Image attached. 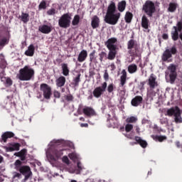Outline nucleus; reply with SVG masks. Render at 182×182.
Returning a JSON list of instances; mask_svg holds the SVG:
<instances>
[{"mask_svg":"<svg viewBox=\"0 0 182 182\" xmlns=\"http://www.w3.org/2000/svg\"><path fill=\"white\" fill-rule=\"evenodd\" d=\"M121 77H120V85L124 86L126 85V82L127 80V72L126 70H122L121 73Z\"/></svg>","mask_w":182,"mask_h":182,"instance_id":"26","label":"nucleus"},{"mask_svg":"<svg viewBox=\"0 0 182 182\" xmlns=\"http://www.w3.org/2000/svg\"><path fill=\"white\" fill-rule=\"evenodd\" d=\"M127 50L130 56L135 58L140 56V43L134 39H131L127 42Z\"/></svg>","mask_w":182,"mask_h":182,"instance_id":"4","label":"nucleus"},{"mask_svg":"<svg viewBox=\"0 0 182 182\" xmlns=\"http://www.w3.org/2000/svg\"><path fill=\"white\" fill-rule=\"evenodd\" d=\"M110 66L112 70H114V69H116V65H114V63H112Z\"/></svg>","mask_w":182,"mask_h":182,"instance_id":"64","label":"nucleus"},{"mask_svg":"<svg viewBox=\"0 0 182 182\" xmlns=\"http://www.w3.org/2000/svg\"><path fill=\"white\" fill-rule=\"evenodd\" d=\"M177 6H178V4L176 3H170L168 8V12H176L177 10Z\"/></svg>","mask_w":182,"mask_h":182,"instance_id":"36","label":"nucleus"},{"mask_svg":"<svg viewBox=\"0 0 182 182\" xmlns=\"http://www.w3.org/2000/svg\"><path fill=\"white\" fill-rule=\"evenodd\" d=\"M178 68V64L171 63L166 69V73L169 77L171 85H174L176 79H177Z\"/></svg>","mask_w":182,"mask_h":182,"instance_id":"5","label":"nucleus"},{"mask_svg":"<svg viewBox=\"0 0 182 182\" xmlns=\"http://www.w3.org/2000/svg\"><path fill=\"white\" fill-rule=\"evenodd\" d=\"M27 150L26 149H21L18 152H16L14 154V156H16V157H22L23 156H26Z\"/></svg>","mask_w":182,"mask_h":182,"instance_id":"40","label":"nucleus"},{"mask_svg":"<svg viewBox=\"0 0 182 182\" xmlns=\"http://www.w3.org/2000/svg\"><path fill=\"white\" fill-rule=\"evenodd\" d=\"M72 20V16L69 14H63L58 19V26L63 29H68L70 27V21Z\"/></svg>","mask_w":182,"mask_h":182,"instance_id":"8","label":"nucleus"},{"mask_svg":"<svg viewBox=\"0 0 182 182\" xmlns=\"http://www.w3.org/2000/svg\"><path fill=\"white\" fill-rule=\"evenodd\" d=\"M106 89H107V82H104L101 87H97L94 89L92 92V95L94 97H96V99H99V97H102V95H103L104 92H106Z\"/></svg>","mask_w":182,"mask_h":182,"instance_id":"12","label":"nucleus"},{"mask_svg":"<svg viewBox=\"0 0 182 182\" xmlns=\"http://www.w3.org/2000/svg\"><path fill=\"white\" fill-rule=\"evenodd\" d=\"M176 146L177 147H178V148L181 147H181H182V145L180 144V141L176 142Z\"/></svg>","mask_w":182,"mask_h":182,"instance_id":"61","label":"nucleus"},{"mask_svg":"<svg viewBox=\"0 0 182 182\" xmlns=\"http://www.w3.org/2000/svg\"><path fill=\"white\" fill-rule=\"evenodd\" d=\"M128 72L131 75H133V73H136L137 72V65L136 64H131L128 66Z\"/></svg>","mask_w":182,"mask_h":182,"instance_id":"32","label":"nucleus"},{"mask_svg":"<svg viewBox=\"0 0 182 182\" xmlns=\"http://www.w3.org/2000/svg\"><path fill=\"white\" fill-rule=\"evenodd\" d=\"M100 25V18L97 16H94L92 18L91 21V26L92 29H96L99 28V26Z\"/></svg>","mask_w":182,"mask_h":182,"instance_id":"21","label":"nucleus"},{"mask_svg":"<svg viewBox=\"0 0 182 182\" xmlns=\"http://www.w3.org/2000/svg\"><path fill=\"white\" fill-rule=\"evenodd\" d=\"M143 102V97L141 96H136L131 101V105H132L134 107H137L141 103Z\"/></svg>","mask_w":182,"mask_h":182,"instance_id":"22","label":"nucleus"},{"mask_svg":"<svg viewBox=\"0 0 182 182\" xmlns=\"http://www.w3.org/2000/svg\"><path fill=\"white\" fill-rule=\"evenodd\" d=\"M55 83L57 87H63V86H65V83H66V77H65L64 76H60L55 80Z\"/></svg>","mask_w":182,"mask_h":182,"instance_id":"25","label":"nucleus"},{"mask_svg":"<svg viewBox=\"0 0 182 182\" xmlns=\"http://www.w3.org/2000/svg\"><path fill=\"white\" fill-rule=\"evenodd\" d=\"M134 140L136 142H131L130 144L134 146V144H139L142 149H146L147 147V141L146 140H143L141 137L136 136L134 137Z\"/></svg>","mask_w":182,"mask_h":182,"instance_id":"14","label":"nucleus"},{"mask_svg":"<svg viewBox=\"0 0 182 182\" xmlns=\"http://www.w3.org/2000/svg\"><path fill=\"white\" fill-rule=\"evenodd\" d=\"M98 56H100V61L103 62V60H107V53L105 51H102L98 54Z\"/></svg>","mask_w":182,"mask_h":182,"instance_id":"41","label":"nucleus"},{"mask_svg":"<svg viewBox=\"0 0 182 182\" xmlns=\"http://www.w3.org/2000/svg\"><path fill=\"white\" fill-rule=\"evenodd\" d=\"M82 113L87 116V117H93L96 116V111L92 107H85L82 109Z\"/></svg>","mask_w":182,"mask_h":182,"instance_id":"13","label":"nucleus"},{"mask_svg":"<svg viewBox=\"0 0 182 182\" xmlns=\"http://www.w3.org/2000/svg\"><path fill=\"white\" fill-rule=\"evenodd\" d=\"M22 177V174L18 172H14L13 173V178H21Z\"/></svg>","mask_w":182,"mask_h":182,"instance_id":"51","label":"nucleus"},{"mask_svg":"<svg viewBox=\"0 0 182 182\" xmlns=\"http://www.w3.org/2000/svg\"><path fill=\"white\" fill-rule=\"evenodd\" d=\"M178 32L179 31H177V30H174L171 32L172 40H173L175 42L176 41H178V38H180V34H178Z\"/></svg>","mask_w":182,"mask_h":182,"instance_id":"35","label":"nucleus"},{"mask_svg":"<svg viewBox=\"0 0 182 182\" xmlns=\"http://www.w3.org/2000/svg\"><path fill=\"white\" fill-rule=\"evenodd\" d=\"M1 80L4 82L6 87H9V86H12L13 81L10 77H1Z\"/></svg>","mask_w":182,"mask_h":182,"instance_id":"30","label":"nucleus"},{"mask_svg":"<svg viewBox=\"0 0 182 182\" xmlns=\"http://www.w3.org/2000/svg\"><path fill=\"white\" fill-rule=\"evenodd\" d=\"M173 29H174V31H177L178 32H182V20L178 21L176 26H174Z\"/></svg>","mask_w":182,"mask_h":182,"instance_id":"39","label":"nucleus"},{"mask_svg":"<svg viewBox=\"0 0 182 182\" xmlns=\"http://www.w3.org/2000/svg\"><path fill=\"white\" fill-rule=\"evenodd\" d=\"M21 148V144L19 143H14L11 144V146H9L6 148V151H18L19 149Z\"/></svg>","mask_w":182,"mask_h":182,"instance_id":"28","label":"nucleus"},{"mask_svg":"<svg viewBox=\"0 0 182 182\" xmlns=\"http://www.w3.org/2000/svg\"><path fill=\"white\" fill-rule=\"evenodd\" d=\"M95 55H96V50H93L92 52L89 54L90 63H92V62H95V60H96V57H95Z\"/></svg>","mask_w":182,"mask_h":182,"instance_id":"43","label":"nucleus"},{"mask_svg":"<svg viewBox=\"0 0 182 182\" xmlns=\"http://www.w3.org/2000/svg\"><path fill=\"white\" fill-rule=\"evenodd\" d=\"M79 22H80V16L79 15H75L72 21V25L73 26H76L79 25Z\"/></svg>","mask_w":182,"mask_h":182,"instance_id":"37","label":"nucleus"},{"mask_svg":"<svg viewBox=\"0 0 182 182\" xmlns=\"http://www.w3.org/2000/svg\"><path fill=\"white\" fill-rule=\"evenodd\" d=\"M21 21L23 22V23H28V22H29V14L26 13H22Z\"/></svg>","mask_w":182,"mask_h":182,"instance_id":"38","label":"nucleus"},{"mask_svg":"<svg viewBox=\"0 0 182 182\" xmlns=\"http://www.w3.org/2000/svg\"><path fill=\"white\" fill-rule=\"evenodd\" d=\"M127 123H136L137 122V118L136 117H128L126 119Z\"/></svg>","mask_w":182,"mask_h":182,"instance_id":"46","label":"nucleus"},{"mask_svg":"<svg viewBox=\"0 0 182 182\" xmlns=\"http://www.w3.org/2000/svg\"><path fill=\"white\" fill-rule=\"evenodd\" d=\"M177 47H176V46H173L170 48H166L161 55L162 62H173L171 58H173V55H177Z\"/></svg>","mask_w":182,"mask_h":182,"instance_id":"7","label":"nucleus"},{"mask_svg":"<svg viewBox=\"0 0 182 182\" xmlns=\"http://www.w3.org/2000/svg\"><path fill=\"white\" fill-rule=\"evenodd\" d=\"M126 136L127 137V139H129L130 140H133V139H134L131 134H127Z\"/></svg>","mask_w":182,"mask_h":182,"instance_id":"63","label":"nucleus"},{"mask_svg":"<svg viewBox=\"0 0 182 182\" xmlns=\"http://www.w3.org/2000/svg\"><path fill=\"white\" fill-rule=\"evenodd\" d=\"M14 168L16 171H19V173L25 176L24 180H28L32 176L31 167L28 166H22V161L19 159L16 160L14 162Z\"/></svg>","mask_w":182,"mask_h":182,"instance_id":"3","label":"nucleus"},{"mask_svg":"<svg viewBox=\"0 0 182 182\" xmlns=\"http://www.w3.org/2000/svg\"><path fill=\"white\" fill-rule=\"evenodd\" d=\"M80 127H89V124L85 123V124H80Z\"/></svg>","mask_w":182,"mask_h":182,"instance_id":"59","label":"nucleus"},{"mask_svg":"<svg viewBox=\"0 0 182 182\" xmlns=\"http://www.w3.org/2000/svg\"><path fill=\"white\" fill-rule=\"evenodd\" d=\"M11 39V35L9 33L6 36H2V33H0V46L4 48L9 43V40Z\"/></svg>","mask_w":182,"mask_h":182,"instance_id":"16","label":"nucleus"},{"mask_svg":"<svg viewBox=\"0 0 182 182\" xmlns=\"http://www.w3.org/2000/svg\"><path fill=\"white\" fill-rule=\"evenodd\" d=\"M65 99L68 103H72L75 100V97L72 94H69L65 96Z\"/></svg>","mask_w":182,"mask_h":182,"instance_id":"44","label":"nucleus"},{"mask_svg":"<svg viewBox=\"0 0 182 182\" xmlns=\"http://www.w3.org/2000/svg\"><path fill=\"white\" fill-rule=\"evenodd\" d=\"M38 31L39 32H41V33L48 35V33H50V32H52V27L46 24H43V26H40L38 27Z\"/></svg>","mask_w":182,"mask_h":182,"instance_id":"17","label":"nucleus"},{"mask_svg":"<svg viewBox=\"0 0 182 182\" xmlns=\"http://www.w3.org/2000/svg\"><path fill=\"white\" fill-rule=\"evenodd\" d=\"M104 79H105V82H107V80H109V73L107 72V70H105Z\"/></svg>","mask_w":182,"mask_h":182,"instance_id":"54","label":"nucleus"},{"mask_svg":"<svg viewBox=\"0 0 182 182\" xmlns=\"http://www.w3.org/2000/svg\"><path fill=\"white\" fill-rule=\"evenodd\" d=\"M24 55L26 56H30L32 57L33 55H35V46L33 44H31L28 47L27 50L25 51Z\"/></svg>","mask_w":182,"mask_h":182,"instance_id":"27","label":"nucleus"},{"mask_svg":"<svg viewBox=\"0 0 182 182\" xmlns=\"http://www.w3.org/2000/svg\"><path fill=\"white\" fill-rule=\"evenodd\" d=\"M12 137H15V134L12 132H6L1 135V141H4V143H6L8 139H12Z\"/></svg>","mask_w":182,"mask_h":182,"instance_id":"20","label":"nucleus"},{"mask_svg":"<svg viewBox=\"0 0 182 182\" xmlns=\"http://www.w3.org/2000/svg\"><path fill=\"white\" fill-rule=\"evenodd\" d=\"M54 143H55V146H62V144H63V140H60V139L55 140L54 141Z\"/></svg>","mask_w":182,"mask_h":182,"instance_id":"52","label":"nucleus"},{"mask_svg":"<svg viewBox=\"0 0 182 182\" xmlns=\"http://www.w3.org/2000/svg\"><path fill=\"white\" fill-rule=\"evenodd\" d=\"M38 9H46V1H41L38 6Z\"/></svg>","mask_w":182,"mask_h":182,"instance_id":"47","label":"nucleus"},{"mask_svg":"<svg viewBox=\"0 0 182 182\" xmlns=\"http://www.w3.org/2000/svg\"><path fill=\"white\" fill-rule=\"evenodd\" d=\"M117 10L116 3L111 1L107 7V13L104 18L106 23L109 25H117V22H119L122 14L119 12L116 13Z\"/></svg>","mask_w":182,"mask_h":182,"instance_id":"1","label":"nucleus"},{"mask_svg":"<svg viewBox=\"0 0 182 182\" xmlns=\"http://www.w3.org/2000/svg\"><path fill=\"white\" fill-rule=\"evenodd\" d=\"M80 76H82L81 74H78L76 77L73 79V85L74 86H79V83H80Z\"/></svg>","mask_w":182,"mask_h":182,"instance_id":"42","label":"nucleus"},{"mask_svg":"<svg viewBox=\"0 0 182 182\" xmlns=\"http://www.w3.org/2000/svg\"><path fill=\"white\" fill-rule=\"evenodd\" d=\"M117 42V38H111L105 42L107 49H117V46L114 45Z\"/></svg>","mask_w":182,"mask_h":182,"instance_id":"15","label":"nucleus"},{"mask_svg":"<svg viewBox=\"0 0 182 182\" xmlns=\"http://www.w3.org/2000/svg\"><path fill=\"white\" fill-rule=\"evenodd\" d=\"M133 19V14L130 11H127L124 17L125 22L127 23H130Z\"/></svg>","mask_w":182,"mask_h":182,"instance_id":"33","label":"nucleus"},{"mask_svg":"<svg viewBox=\"0 0 182 182\" xmlns=\"http://www.w3.org/2000/svg\"><path fill=\"white\" fill-rule=\"evenodd\" d=\"M21 161H25L26 160V156H20Z\"/></svg>","mask_w":182,"mask_h":182,"instance_id":"60","label":"nucleus"},{"mask_svg":"<svg viewBox=\"0 0 182 182\" xmlns=\"http://www.w3.org/2000/svg\"><path fill=\"white\" fill-rule=\"evenodd\" d=\"M77 167L78 168V171L80 173V171H82V170H83V166H82V163L80 162H77Z\"/></svg>","mask_w":182,"mask_h":182,"instance_id":"55","label":"nucleus"},{"mask_svg":"<svg viewBox=\"0 0 182 182\" xmlns=\"http://www.w3.org/2000/svg\"><path fill=\"white\" fill-rule=\"evenodd\" d=\"M162 38L164 39V41H167V39H168V34L167 33H164L162 35Z\"/></svg>","mask_w":182,"mask_h":182,"instance_id":"57","label":"nucleus"},{"mask_svg":"<svg viewBox=\"0 0 182 182\" xmlns=\"http://www.w3.org/2000/svg\"><path fill=\"white\" fill-rule=\"evenodd\" d=\"M61 69L63 76H69V73H70V70H69L68 63L61 64Z\"/></svg>","mask_w":182,"mask_h":182,"instance_id":"29","label":"nucleus"},{"mask_svg":"<svg viewBox=\"0 0 182 182\" xmlns=\"http://www.w3.org/2000/svg\"><path fill=\"white\" fill-rule=\"evenodd\" d=\"M19 142H20L21 144H22L23 146H26V142L25 141V139H19Z\"/></svg>","mask_w":182,"mask_h":182,"instance_id":"58","label":"nucleus"},{"mask_svg":"<svg viewBox=\"0 0 182 182\" xmlns=\"http://www.w3.org/2000/svg\"><path fill=\"white\" fill-rule=\"evenodd\" d=\"M114 84L111 83L107 87V90L108 93H112L113 95V90H114Z\"/></svg>","mask_w":182,"mask_h":182,"instance_id":"45","label":"nucleus"},{"mask_svg":"<svg viewBox=\"0 0 182 182\" xmlns=\"http://www.w3.org/2000/svg\"><path fill=\"white\" fill-rule=\"evenodd\" d=\"M135 130L138 134H140V128L139 127H136Z\"/></svg>","mask_w":182,"mask_h":182,"instance_id":"62","label":"nucleus"},{"mask_svg":"<svg viewBox=\"0 0 182 182\" xmlns=\"http://www.w3.org/2000/svg\"><path fill=\"white\" fill-rule=\"evenodd\" d=\"M55 14H56V9H49L47 11V15H49V16L55 15Z\"/></svg>","mask_w":182,"mask_h":182,"instance_id":"50","label":"nucleus"},{"mask_svg":"<svg viewBox=\"0 0 182 182\" xmlns=\"http://www.w3.org/2000/svg\"><path fill=\"white\" fill-rule=\"evenodd\" d=\"M40 90L43 92L44 99H46V100H49V99H50V96H52V87H50L49 85L46 83L41 84Z\"/></svg>","mask_w":182,"mask_h":182,"instance_id":"10","label":"nucleus"},{"mask_svg":"<svg viewBox=\"0 0 182 182\" xmlns=\"http://www.w3.org/2000/svg\"><path fill=\"white\" fill-rule=\"evenodd\" d=\"M53 96H54V97H55L56 99H60V92H59V91L55 90V91L53 92Z\"/></svg>","mask_w":182,"mask_h":182,"instance_id":"53","label":"nucleus"},{"mask_svg":"<svg viewBox=\"0 0 182 182\" xmlns=\"http://www.w3.org/2000/svg\"><path fill=\"white\" fill-rule=\"evenodd\" d=\"M174 120L176 123H181L182 118H181V111L179 109L176 112V114L174 115Z\"/></svg>","mask_w":182,"mask_h":182,"instance_id":"34","label":"nucleus"},{"mask_svg":"<svg viewBox=\"0 0 182 182\" xmlns=\"http://www.w3.org/2000/svg\"><path fill=\"white\" fill-rule=\"evenodd\" d=\"M126 1L122 0L121 1H119L117 4V9L119 11V12H124V10L126 9Z\"/></svg>","mask_w":182,"mask_h":182,"instance_id":"31","label":"nucleus"},{"mask_svg":"<svg viewBox=\"0 0 182 182\" xmlns=\"http://www.w3.org/2000/svg\"><path fill=\"white\" fill-rule=\"evenodd\" d=\"M63 149L54 148L52 149V154L48 155L50 161H58L63 156Z\"/></svg>","mask_w":182,"mask_h":182,"instance_id":"11","label":"nucleus"},{"mask_svg":"<svg viewBox=\"0 0 182 182\" xmlns=\"http://www.w3.org/2000/svg\"><path fill=\"white\" fill-rule=\"evenodd\" d=\"M132 130H133V124H127L125 126V132H127V133H129V132H132Z\"/></svg>","mask_w":182,"mask_h":182,"instance_id":"48","label":"nucleus"},{"mask_svg":"<svg viewBox=\"0 0 182 182\" xmlns=\"http://www.w3.org/2000/svg\"><path fill=\"white\" fill-rule=\"evenodd\" d=\"M155 139L158 140V141L161 142V141H164V140H166L167 136H156Z\"/></svg>","mask_w":182,"mask_h":182,"instance_id":"49","label":"nucleus"},{"mask_svg":"<svg viewBox=\"0 0 182 182\" xmlns=\"http://www.w3.org/2000/svg\"><path fill=\"white\" fill-rule=\"evenodd\" d=\"M142 11L147 15L148 18H153V16L156 14V5L154 2L150 0L146 1L142 6Z\"/></svg>","mask_w":182,"mask_h":182,"instance_id":"6","label":"nucleus"},{"mask_svg":"<svg viewBox=\"0 0 182 182\" xmlns=\"http://www.w3.org/2000/svg\"><path fill=\"white\" fill-rule=\"evenodd\" d=\"M150 26V21L147 18L146 15H143L141 17V26L144 29H149V26Z\"/></svg>","mask_w":182,"mask_h":182,"instance_id":"24","label":"nucleus"},{"mask_svg":"<svg viewBox=\"0 0 182 182\" xmlns=\"http://www.w3.org/2000/svg\"><path fill=\"white\" fill-rule=\"evenodd\" d=\"M117 48H108L109 53L107 55L108 60H114L117 55Z\"/></svg>","mask_w":182,"mask_h":182,"instance_id":"18","label":"nucleus"},{"mask_svg":"<svg viewBox=\"0 0 182 182\" xmlns=\"http://www.w3.org/2000/svg\"><path fill=\"white\" fill-rule=\"evenodd\" d=\"M180 110V108L177 106L175 107H171L170 109H168L166 111V114H165V116H169V117H171V116H174L178 111Z\"/></svg>","mask_w":182,"mask_h":182,"instance_id":"23","label":"nucleus"},{"mask_svg":"<svg viewBox=\"0 0 182 182\" xmlns=\"http://www.w3.org/2000/svg\"><path fill=\"white\" fill-rule=\"evenodd\" d=\"M17 77L23 82L32 80L35 77V70L29 65H25L24 68L19 70Z\"/></svg>","mask_w":182,"mask_h":182,"instance_id":"2","label":"nucleus"},{"mask_svg":"<svg viewBox=\"0 0 182 182\" xmlns=\"http://www.w3.org/2000/svg\"><path fill=\"white\" fill-rule=\"evenodd\" d=\"M156 76L154 74H151L148 80V85L150 88L151 95L156 96V93L159 92V83L157 82Z\"/></svg>","mask_w":182,"mask_h":182,"instance_id":"9","label":"nucleus"},{"mask_svg":"<svg viewBox=\"0 0 182 182\" xmlns=\"http://www.w3.org/2000/svg\"><path fill=\"white\" fill-rule=\"evenodd\" d=\"M86 59H87V50H82L78 55L77 61L82 63L85 62Z\"/></svg>","mask_w":182,"mask_h":182,"instance_id":"19","label":"nucleus"},{"mask_svg":"<svg viewBox=\"0 0 182 182\" xmlns=\"http://www.w3.org/2000/svg\"><path fill=\"white\" fill-rule=\"evenodd\" d=\"M62 161L63 163H65V164H69V158H68L66 156L63 157Z\"/></svg>","mask_w":182,"mask_h":182,"instance_id":"56","label":"nucleus"}]
</instances>
